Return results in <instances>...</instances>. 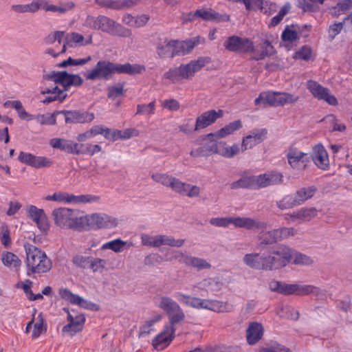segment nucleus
Wrapping results in <instances>:
<instances>
[{
	"instance_id": "nucleus-1",
	"label": "nucleus",
	"mask_w": 352,
	"mask_h": 352,
	"mask_svg": "<svg viewBox=\"0 0 352 352\" xmlns=\"http://www.w3.org/2000/svg\"><path fill=\"white\" fill-rule=\"evenodd\" d=\"M211 62L208 56L199 57L192 60L188 63L181 64L178 67H171L163 75V78L171 83L181 82L185 80H191L195 74L201 70L206 65Z\"/></svg>"
},
{
	"instance_id": "nucleus-2",
	"label": "nucleus",
	"mask_w": 352,
	"mask_h": 352,
	"mask_svg": "<svg viewBox=\"0 0 352 352\" xmlns=\"http://www.w3.org/2000/svg\"><path fill=\"white\" fill-rule=\"evenodd\" d=\"M283 175L277 171H271L259 175L243 174L237 181L230 184L231 188L260 189L283 182Z\"/></svg>"
},
{
	"instance_id": "nucleus-3",
	"label": "nucleus",
	"mask_w": 352,
	"mask_h": 352,
	"mask_svg": "<svg viewBox=\"0 0 352 352\" xmlns=\"http://www.w3.org/2000/svg\"><path fill=\"white\" fill-rule=\"evenodd\" d=\"M85 23L87 27L92 30L101 31L112 36L130 37L132 35L131 30L104 15L87 16Z\"/></svg>"
},
{
	"instance_id": "nucleus-4",
	"label": "nucleus",
	"mask_w": 352,
	"mask_h": 352,
	"mask_svg": "<svg viewBox=\"0 0 352 352\" xmlns=\"http://www.w3.org/2000/svg\"><path fill=\"white\" fill-rule=\"evenodd\" d=\"M26 254V266L34 274L45 273L50 270L52 263L46 253L28 243L23 245Z\"/></svg>"
},
{
	"instance_id": "nucleus-5",
	"label": "nucleus",
	"mask_w": 352,
	"mask_h": 352,
	"mask_svg": "<svg viewBox=\"0 0 352 352\" xmlns=\"http://www.w3.org/2000/svg\"><path fill=\"white\" fill-rule=\"evenodd\" d=\"M293 257V250L289 246L280 244L263 253L264 271H273L285 267Z\"/></svg>"
},
{
	"instance_id": "nucleus-6",
	"label": "nucleus",
	"mask_w": 352,
	"mask_h": 352,
	"mask_svg": "<svg viewBox=\"0 0 352 352\" xmlns=\"http://www.w3.org/2000/svg\"><path fill=\"white\" fill-rule=\"evenodd\" d=\"M52 214L57 226L63 229H71L81 232L82 216L78 217L74 210L59 208L54 209Z\"/></svg>"
},
{
	"instance_id": "nucleus-7",
	"label": "nucleus",
	"mask_w": 352,
	"mask_h": 352,
	"mask_svg": "<svg viewBox=\"0 0 352 352\" xmlns=\"http://www.w3.org/2000/svg\"><path fill=\"white\" fill-rule=\"evenodd\" d=\"M298 100L299 96L287 92L265 91L261 93L255 99L254 104L256 106L263 104L279 107L296 103Z\"/></svg>"
},
{
	"instance_id": "nucleus-8",
	"label": "nucleus",
	"mask_w": 352,
	"mask_h": 352,
	"mask_svg": "<svg viewBox=\"0 0 352 352\" xmlns=\"http://www.w3.org/2000/svg\"><path fill=\"white\" fill-rule=\"evenodd\" d=\"M118 224L116 218L106 214L94 213L82 216L81 231L112 228Z\"/></svg>"
},
{
	"instance_id": "nucleus-9",
	"label": "nucleus",
	"mask_w": 352,
	"mask_h": 352,
	"mask_svg": "<svg viewBox=\"0 0 352 352\" xmlns=\"http://www.w3.org/2000/svg\"><path fill=\"white\" fill-rule=\"evenodd\" d=\"M117 74V63L107 60H100L92 69L83 74L87 80H109Z\"/></svg>"
},
{
	"instance_id": "nucleus-10",
	"label": "nucleus",
	"mask_w": 352,
	"mask_h": 352,
	"mask_svg": "<svg viewBox=\"0 0 352 352\" xmlns=\"http://www.w3.org/2000/svg\"><path fill=\"white\" fill-rule=\"evenodd\" d=\"M45 200L63 202L65 204H87L96 202L100 200V197L93 195H74L65 192H56L52 195L45 197Z\"/></svg>"
},
{
	"instance_id": "nucleus-11",
	"label": "nucleus",
	"mask_w": 352,
	"mask_h": 352,
	"mask_svg": "<svg viewBox=\"0 0 352 352\" xmlns=\"http://www.w3.org/2000/svg\"><path fill=\"white\" fill-rule=\"evenodd\" d=\"M307 88L315 98L319 100H324L332 106H337L338 104L337 98L330 94V90L322 87L318 82L309 80L307 82Z\"/></svg>"
},
{
	"instance_id": "nucleus-12",
	"label": "nucleus",
	"mask_w": 352,
	"mask_h": 352,
	"mask_svg": "<svg viewBox=\"0 0 352 352\" xmlns=\"http://www.w3.org/2000/svg\"><path fill=\"white\" fill-rule=\"evenodd\" d=\"M224 47L230 52L237 53L253 52L254 48V43L250 39L237 36L228 37L224 43Z\"/></svg>"
},
{
	"instance_id": "nucleus-13",
	"label": "nucleus",
	"mask_w": 352,
	"mask_h": 352,
	"mask_svg": "<svg viewBox=\"0 0 352 352\" xmlns=\"http://www.w3.org/2000/svg\"><path fill=\"white\" fill-rule=\"evenodd\" d=\"M58 294L62 299L71 304L94 311H97L100 309V306L98 304L89 301L77 294H73L67 288L60 289Z\"/></svg>"
},
{
	"instance_id": "nucleus-14",
	"label": "nucleus",
	"mask_w": 352,
	"mask_h": 352,
	"mask_svg": "<svg viewBox=\"0 0 352 352\" xmlns=\"http://www.w3.org/2000/svg\"><path fill=\"white\" fill-rule=\"evenodd\" d=\"M288 164L293 169H305L310 162L307 153L302 152L295 147H290L286 154Z\"/></svg>"
},
{
	"instance_id": "nucleus-15",
	"label": "nucleus",
	"mask_w": 352,
	"mask_h": 352,
	"mask_svg": "<svg viewBox=\"0 0 352 352\" xmlns=\"http://www.w3.org/2000/svg\"><path fill=\"white\" fill-rule=\"evenodd\" d=\"M18 160L20 162L35 168H47L53 165V161L45 156H36L30 153L21 151Z\"/></svg>"
},
{
	"instance_id": "nucleus-16",
	"label": "nucleus",
	"mask_w": 352,
	"mask_h": 352,
	"mask_svg": "<svg viewBox=\"0 0 352 352\" xmlns=\"http://www.w3.org/2000/svg\"><path fill=\"white\" fill-rule=\"evenodd\" d=\"M176 328L164 325L163 330L152 340V345L157 351L167 348L175 338Z\"/></svg>"
},
{
	"instance_id": "nucleus-17",
	"label": "nucleus",
	"mask_w": 352,
	"mask_h": 352,
	"mask_svg": "<svg viewBox=\"0 0 352 352\" xmlns=\"http://www.w3.org/2000/svg\"><path fill=\"white\" fill-rule=\"evenodd\" d=\"M59 113L64 115L65 120L67 124L88 123L92 122L95 118L94 113H89L87 111L63 110L59 111Z\"/></svg>"
},
{
	"instance_id": "nucleus-18",
	"label": "nucleus",
	"mask_w": 352,
	"mask_h": 352,
	"mask_svg": "<svg viewBox=\"0 0 352 352\" xmlns=\"http://www.w3.org/2000/svg\"><path fill=\"white\" fill-rule=\"evenodd\" d=\"M319 289L314 285L287 284L283 283L280 294L284 295L305 296L310 294H318Z\"/></svg>"
},
{
	"instance_id": "nucleus-19",
	"label": "nucleus",
	"mask_w": 352,
	"mask_h": 352,
	"mask_svg": "<svg viewBox=\"0 0 352 352\" xmlns=\"http://www.w3.org/2000/svg\"><path fill=\"white\" fill-rule=\"evenodd\" d=\"M67 312V320L69 323L65 325L62 329L63 333H68L73 336L78 332L82 330L85 322V316L82 314L73 315L68 309H64Z\"/></svg>"
},
{
	"instance_id": "nucleus-20",
	"label": "nucleus",
	"mask_w": 352,
	"mask_h": 352,
	"mask_svg": "<svg viewBox=\"0 0 352 352\" xmlns=\"http://www.w3.org/2000/svg\"><path fill=\"white\" fill-rule=\"evenodd\" d=\"M223 115V111L221 109H219L218 111L211 109L204 112L197 118L195 130H200L206 128L214 123L217 119L221 118Z\"/></svg>"
},
{
	"instance_id": "nucleus-21",
	"label": "nucleus",
	"mask_w": 352,
	"mask_h": 352,
	"mask_svg": "<svg viewBox=\"0 0 352 352\" xmlns=\"http://www.w3.org/2000/svg\"><path fill=\"white\" fill-rule=\"evenodd\" d=\"M28 217L32 220L41 231H46L49 229L47 216L43 209L38 208L34 205L29 206L27 209Z\"/></svg>"
},
{
	"instance_id": "nucleus-22",
	"label": "nucleus",
	"mask_w": 352,
	"mask_h": 352,
	"mask_svg": "<svg viewBox=\"0 0 352 352\" xmlns=\"http://www.w3.org/2000/svg\"><path fill=\"white\" fill-rule=\"evenodd\" d=\"M34 1L36 12L39 10H43L46 12L64 14L75 7V3L72 1L63 3L60 6L50 4L47 0H34Z\"/></svg>"
},
{
	"instance_id": "nucleus-23",
	"label": "nucleus",
	"mask_w": 352,
	"mask_h": 352,
	"mask_svg": "<svg viewBox=\"0 0 352 352\" xmlns=\"http://www.w3.org/2000/svg\"><path fill=\"white\" fill-rule=\"evenodd\" d=\"M311 157L318 168L324 170L329 169V160L328 153L322 144H318L313 147Z\"/></svg>"
},
{
	"instance_id": "nucleus-24",
	"label": "nucleus",
	"mask_w": 352,
	"mask_h": 352,
	"mask_svg": "<svg viewBox=\"0 0 352 352\" xmlns=\"http://www.w3.org/2000/svg\"><path fill=\"white\" fill-rule=\"evenodd\" d=\"M267 131L265 129H256L251 134L244 137L241 144V151L252 148L256 145L262 142L265 138Z\"/></svg>"
},
{
	"instance_id": "nucleus-25",
	"label": "nucleus",
	"mask_w": 352,
	"mask_h": 352,
	"mask_svg": "<svg viewBox=\"0 0 352 352\" xmlns=\"http://www.w3.org/2000/svg\"><path fill=\"white\" fill-rule=\"evenodd\" d=\"M264 328L261 323L252 322L246 329V340L249 345H254L263 338Z\"/></svg>"
},
{
	"instance_id": "nucleus-26",
	"label": "nucleus",
	"mask_w": 352,
	"mask_h": 352,
	"mask_svg": "<svg viewBox=\"0 0 352 352\" xmlns=\"http://www.w3.org/2000/svg\"><path fill=\"white\" fill-rule=\"evenodd\" d=\"M232 224L235 228H245L247 230L252 229H265L267 224L265 222H262L250 217H232Z\"/></svg>"
},
{
	"instance_id": "nucleus-27",
	"label": "nucleus",
	"mask_w": 352,
	"mask_h": 352,
	"mask_svg": "<svg viewBox=\"0 0 352 352\" xmlns=\"http://www.w3.org/2000/svg\"><path fill=\"white\" fill-rule=\"evenodd\" d=\"M199 37L186 41L173 40L175 56H184L190 53L199 43Z\"/></svg>"
},
{
	"instance_id": "nucleus-28",
	"label": "nucleus",
	"mask_w": 352,
	"mask_h": 352,
	"mask_svg": "<svg viewBox=\"0 0 352 352\" xmlns=\"http://www.w3.org/2000/svg\"><path fill=\"white\" fill-rule=\"evenodd\" d=\"M232 306L228 302L211 299H203L201 309H207L212 311L221 313L229 312L232 310Z\"/></svg>"
},
{
	"instance_id": "nucleus-29",
	"label": "nucleus",
	"mask_w": 352,
	"mask_h": 352,
	"mask_svg": "<svg viewBox=\"0 0 352 352\" xmlns=\"http://www.w3.org/2000/svg\"><path fill=\"white\" fill-rule=\"evenodd\" d=\"M50 145L56 149H59L67 153L76 155L78 143L63 138H52L50 141Z\"/></svg>"
},
{
	"instance_id": "nucleus-30",
	"label": "nucleus",
	"mask_w": 352,
	"mask_h": 352,
	"mask_svg": "<svg viewBox=\"0 0 352 352\" xmlns=\"http://www.w3.org/2000/svg\"><path fill=\"white\" fill-rule=\"evenodd\" d=\"M211 141L208 144H205L195 150L190 151V155L194 157L209 156L212 154H217L218 142L212 140L213 138H208Z\"/></svg>"
},
{
	"instance_id": "nucleus-31",
	"label": "nucleus",
	"mask_w": 352,
	"mask_h": 352,
	"mask_svg": "<svg viewBox=\"0 0 352 352\" xmlns=\"http://www.w3.org/2000/svg\"><path fill=\"white\" fill-rule=\"evenodd\" d=\"M243 260L244 263L250 268L257 270H264L263 254H246Z\"/></svg>"
},
{
	"instance_id": "nucleus-32",
	"label": "nucleus",
	"mask_w": 352,
	"mask_h": 352,
	"mask_svg": "<svg viewBox=\"0 0 352 352\" xmlns=\"http://www.w3.org/2000/svg\"><path fill=\"white\" fill-rule=\"evenodd\" d=\"M71 74L65 71L52 72L44 76L45 79L54 81L56 84H60L63 86L64 92L68 90V84Z\"/></svg>"
},
{
	"instance_id": "nucleus-33",
	"label": "nucleus",
	"mask_w": 352,
	"mask_h": 352,
	"mask_svg": "<svg viewBox=\"0 0 352 352\" xmlns=\"http://www.w3.org/2000/svg\"><path fill=\"white\" fill-rule=\"evenodd\" d=\"M166 314L168 319V323L166 325L173 328H176L177 324L182 323L186 317L184 311L180 305L177 307V308L170 310Z\"/></svg>"
},
{
	"instance_id": "nucleus-34",
	"label": "nucleus",
	"mask_w": 352,
	"mask_h": 352,
	"mask_svg": "<svg viewBox=\"0 0 352 352\" xmlns=\"http://www.w3.org/2000/svg\"><path fill=\"white\" fill-rule=\"evenodd\" d=\"M194 15H197V18H201L204 21H228L230 20V16L228 15H224L221 19V16L219 15V14L213 11L212 9L197 10L195 12Z\"/></svg>"
},
{
	"instance_id": "nucleus-35",
	"label": "nucleus",
	"mask_w": 352,
	"mask_h": 352,
	"mask_svg": "<svg viewBox=\"0 0 352 352\" xmlns=\"http://www.w3.org/2000/svg\"><path fill=\"white\" fill-rule=\"evenodd\" d=\"M146 71V67L140 64H124L117 63V74H127L129 75H135L142 74Z\"/></svg>"
},
{
	"instance_id": "nucleus-36",
	"label": "nucleus",
	"mask_w": 352,
	"mask_h": 352,
	"mask_svg": "<svg viewBox=\"0 0 352 352\" xmlns=\"http://www.w3.org/2000/svg\"><path fill=\"white\" fill-rule=\"evenodd\" d=\"M41 94H51L46 97L43 100L44 103H50L56 100L63 102L67 97V94L64 91L60 89L58 86H55L52 89L47 88L41 91Z\"/></svg>"
},
{
	"instance_id": "nucleus-37",
	"label": "nucleus",
	"mask_w": 352,
	"mask_h": 352,
	"mask_svg": "<svg viewBox=\"0 0 352 352\" xmlns=\"http://www.w3.org/2000/svg\"><path fill=\"white\" fill-rule=\"evenodd\" d=\"M316 191L315 186H309L301 188L293 194L294 199L297 206L303 204L307 199L311 198Z\"/></svg>"
},
{
	"instance_id": "nucleus-38",
	"label": "nucleus",
	"mask_w": 352,
	"mask_h": 352,
	"mask_svg": "<svg viewBox=\"0 0 352 352\" xmlns=\"http://www.w3.org/2000/svg\"><path fill=\"white\" fill-rule=\"evenodd\" d=\"M223 283L217 278H208L198 283L197 287L207 292L214 293L221 290Z\"/></svg>"
},
{
	"instance_id": "nucleus-39",
	"label": "nucleus",
	"mask_w": 352,
	"mask_h": 352,
	"mask_svg": "<svg viewBox=\"0 0 352 352\" xmlns=\"http://www.w3.org/2000/svg\"><path fill=\"white\" fill-rule=\"evenodd\" d=\"M1 261L6 267L15 271H18L21 265V261L18 256L10 252H3Z\"/></svg>"
},
{
	"instance_id": "nucleus-40",
	"label": "nucleus",
	"mask_w": 352,
	"mask_h": 352,
	"mask_svg": "<svg viewBox=\"0 0 352 352\" xmlns=\"http://www.w3.org/2000/svg\"><path fill=\"white\" fill-rule=\"evenodd\" d=\"M156 51L162 58L175 57L173 40L165 41L163 43L159 44L156 47Z\"/></svg>"
},
{
	"instance_id": "nucleus-41",
	"label": "nucleus",
	"mask_w": 352,
	"mask_h": 352,
	"mask_svg": "<svg viewBox=\"0 0 352 352\" xmlns=\"http://www.w3.org/2000/svg\"><path fill=\"white\" fill-rule=\"evenodd\" d=\"M181 255L184 257V263L186 265L197 268L199 270L211 267V265L205 259L191 256H184L182 253H181Z\"/></svg>"
},
{
	"instance_id": "nucleus-42",
	"label": "nucleus",
	"mask_w": 352,
	"mask_h": 352,
	"mask_svg": "<svg viewBox=\"0 0 352 352\" xmlns=\"http://www.w3.org/2000/svg\"><path fill=\"white\" fill-rule=\"evenodd\" d=\"M246 3H249L248 8H246L248 10H256L259 9L264 14H270L271 12H267L265 9V7L269 6L270 9H272L273 11H275L276 9V3L270 1H264L263 0H247Z\"/></svg>"
},
{
	"instance_id": "nucleus-43",
	"label": "nucleus",
	"mask_w": 352,
	"mask_h": 352,
	"mask_svg": "<svg viewBox=\"0 0 352 352\" xmlns=\"http://www.w3.org/2000/svg\"><path fill=\"white\" fill-rule=\"evenodd\" d=\"M102 148L98 144H92L90 143L78 144L76 148V155H94L100 152Z\"/></svg>"
},
{
	"instance_id": "nucleus-44",
	"label": "nucleus",
	"mask_w": 352,
	"mask_h": 352,
	"mask_svg": "<svg viewBox=\"0 0 352 352\" xmlns=\"http://www.w3.org/2000/svg\"><path fill=\"white\" fill-rule=\"evenodd\" d=\"M157 299L158 300L157 306L165 314L179 306L175 300L167 296H160Z\"/></svg>"
},
{
	"instance_id": "nucleus-45",
	"label": "nucleus",
	"mask_w": 352,
	"mask_h": 352,
	"mask_svg": "<svg viewBox=\"0 0 352 352\" xmlns=\"http://www.w3.org/2000/svg\"><path fill=\"white\" fill-rule=\"evenodd\" d=\"M67 45L72 47V43L79 46L87 45L92 43V36H89V38L84 42V36L77 32H72L67 35V42L65 43Z\"/></svg>"
},
{
	"instance_id": "nucleus-46",
	"label": "nucleus",
	"mask_w": 352,
	"mask_h": 352,
	"mask_svg": "<svg viewBox=\"0 0 352 352\" xmlns=\"http://www.w3.org/2000/svg\"><path fill=\"white\" fill-rule=\"evenodd\" d=\"M352 8V0H342L329 8L333 17H338Z\"/></svg>"
},
{
	"instance_id": "nucleus-47",
	"label": "nucleus",
	"mask_w": 352,
	"mask_h": 352,
	"mask_svg": "<svg viewBox=\"0 0 352 352\" xmlns=\"http://www.w3.org/2000/svg\"><path fill=\"white\" fill-rule=\"evenodd\" d=\"M299 29L297 24H292L291 26H286L281 34V38L284 41L293 42L299 38L298 30Z\"/></svg>"
},
{
	"instance_id": "nucleus-48",
	"label": "nucleus",
	"mask_w": 352,
	"mask_h": 352,
	"mask_svg": "<svg viewBox=\"0 0 352 352\" xmlns=\"http://www.w3.org/2000/svg\"><path fill=\"white\" fill-rule=\"evenodd\" d=\"M59 112H54L53 113L37 114L34 115V119L41 125H54L56 123V115Z\"/></svg>"
},
{
	"instance_id": "nucleus-49",
	"label": "nucleus",
	"mask_w": 352,
	"mask_h": 352,
	"mask_svg": "<svg viewBox=\"0 0 352 352\" xmlns=\"http://www.w3.org/2000/svg\"><path fill=\"white\" fill-rule=\"evenodd\" d=\"M126 242L120 239H116L110 241H108L103 244L101 247L102 250H111L112 251L118 253L124 250L126 245Z\"/></svg>"
},
{
	"instance_id": "nucleus-50",
	"label": "nucleus",
	"mask_w": 352,
	"mask_h": 352,
	"mask_svg": "<svg viewBox=\"0 0 352 352\" xmlns=\"http://www.w3.org/2000/svg\"><path fill=\"white\" fill-rule=\"evenodd\" d=\"M312 56V49L309 45H303L299 48L293 55L295 60H309Z\"/></svg>"
},
{
	"instance_id": "nucleus-51",
	"label": "nucleus",
	"mask_w": 352,
	"mask_h": 352,
	"mask_svg": "<svg viewBox=\"0 0 352 352\" xmlns=\"http://www.w3.org/2000/svg\"><path fill=\"white\" fill-rule=\"evenodd\" d=\"M142 244L145 246L159 248L161 246L160 234L151 236L146 234L141 235Z\"/></svg>"
},
{
	"instance_id": "nucleus-52",
	"label": "nucleus",
	"mask_w": 352,
	"mask_h": 352,
	"mask_svg": "<svg viewBox=\"0 0 352 352\" xmlns=\"http://www.w3.org/2000/svg\"><path fill=\"white\" fill-rule=\"evenodd\" d=\"M258 239L262 244L270 245L278 241L275 229L270 231H262L260 232Z\"/></svg>"
},
{
	"instance_id": "nucleus-53",
	"label": "nucleus",
	"mask_w": 352,
	"mask_h": 352,
	"mask_svg": "<svg viewBox=\"0 0 352 352\" xmlns=\"http://www.w3.org/2000/svg\"><path fill=\"white\" fill-rule=\"evenodd\" d=\"M276 206L280 210L292 208L297 206L293 195H287L276 201Z\"/></svg>"
},
{
	"instance_id": "nucleus-54",
	"label": "nucleus",
	"mask_w": 352,
	"mask_h": 352,
	"mask_svg": "<svg viewBox=\"0 0 352 352\" xmlns=\"http://www.w3.org/2000/svg\"><path fill=\"white\" fill-rule=\"evenodd\" d=\"M290 5L289 3L285 4L279 10L278 13L272 18L269 27H275L278 25L284 16L289 12Z\"/></svg>"
},
{
	"instance_id": "nucleus-55",
	"label": "nucleus",
	"mask_w": 352,
	"mask_h": 352,
	"mask_svg": "<svg viewBox=\"0 0 352 352\" xmlns=\"http://www.w3.org/2000/svg\"><path fill=\"white\" fill-rule=\"evenodd\" d=\"M14 109L17 111L18 116L20 119L23 120H32L34 119V115L28 113L23 108V104L20 100H15L14 102Z\"/></svg>"
},
{
	"instance_id": "nucleus-56",
	"label": "nucleus",
	"mask_w": 352,
	"mask_h": 352,
	"mask_svg": "<svg viewBox=\"0 0 352 352\" xmlns=\"http://www.w3.org/2000/svg\"><path fill=\"white\" fill-rule=\"evenodd\" d=\"M161 245H166L171 247H181L184 245V239H175L171 236L160 234Z\"/></svg>"
},
{
	"instance_id": "nucleus-57",
	"label": "nucleus",
	"mask_w": 352,
	"mask_h": 352,
	"mask_svg": "<svg viewBox=\"0 0 352 352\" xmlns=\"http://www.w3.org/2000/svg\"><path fill=\"white\" fill-rule=\"evenodd\" d=\"M152 179L157 183H160L164 186L170 187L172 182V179L174 177L169 175L166 173H153L151 175Z\"/></svg>"
},
{
	"instance_id": "nucleus-58",
	"label": "nucleus",
	"mask_w": 352,
	"mask_h": 352,
	"mask_svg": "<svg viewBox=\"0 0 352 352\" xmlns=\"http://www.w3.org/2000/svg\"><path fill=\"white\" fill-rule=\"evenodd\" d=\"M0 240L1 244L6 248H9L11 245L10 232L8 229V225L5 223L1 226V236Z\"/></svg>"
},
{
	"instance_id": "nucleus-59",
	"label": "nucleus",
	"mask_w": 352,
	"mask_h": 352,
	"mask_svg": "<svg viewBox=\"0 0 352 352\" xmlns=\"http://www.w3.org/2000/svg\"><path fill=\"white\" fill-rule=\"evenodd\" d=\"M296 231L293 228H280L275 229V234H276L278 241L287 239L296 234Z\"/></svg>"
},
{
	"instance_id": "nucleus-60",
	"label": "nucleus",
	"mask_w": 352,
	"mask_h": 352,
	"mask_svg": "<svg viewBox=\"0 0 352 352\" xmlns=\"http://www.w3.org/2000/svg\"><path fill=\"white\" fill-rule=\"evenodd\" d=\"M188 187V184L183 182L176 177H173V179H172V182L170 186V188L173 191L182 195H184L185 192L186 191V188Z\"/></svg>"
},
{
	"instance_id": "nucleus-61",
	"label": "nucleus",
	"mask_w": 352,
	"mask_h": 352,
	"mask_svg": "<svg viewBox=\"0 0 352 352\" xmlns=\"http://www.w3.org/2000/svg\"><path fill=\"white\" fill-rule=\"evenodd\" d=\"M326 119L327 120V121L330 123L331 126H332L333 131L343 132L346 130L345 124L341 123L340 121L339 120H338L334 115H333V114L328 115L326 117Z\"/></svg>"
},
{
	"instance_id": "nucleus-62",
	"label": "nucleus",
	"mask_w": 352,
	"mask_h": 352,
	"mask_svg": "<svg viewBox=\"0 0 352 352\" xmlns=\"http://www.w3.org/2000/svg\"><path fill=\"white\" fill-rule=\"evenodd\" d=\"M298 215L300 216V220L308 221L317 215V210L314 208H302L300 209Z\"/></svg>"
},
{
	"instance_id": "nucleus-63",
	"label": "nucleus",
	"mask_w": 352,
	"mask_h": 352,
	"mask_svg": "<svg viewBox=\"0 0 352 352\" xmlns=\"http://www.w3.org/2000/svg\"><path fill=\"white\" fill-rule=\"evenodd\" d=\"M109 98L114 100L116 98L122 96L124 91V85L118 84L114 86L109 87L107 89Z\"/></svg>"
},
{
	"instance_id": "nucleus-64",
	"label": "nucleus",
	"mask_w": 352,
	"mask_h": 352,
	"mask_svg": "<svg viewBox=\"0 0 352 352\" xmlns=\"http://www.w3.org/2000/svg\"><path fill=\"white\" fill-rule=\"evenodd\" d=\"M260 352H292L289 349L278 342H274L270 346L260 349Z\"/></svg>"
}]
</instances>
